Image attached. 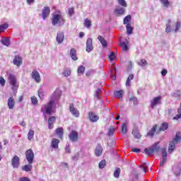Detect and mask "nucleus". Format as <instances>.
<instances>
[{
  "instance_id": "c756f323",
  "label": "nucleus",
  "mask_w": 181,
  "mask_h": 181,
  "mask_svg": "<svg viewBox=\"0 0 181 181\" xmlns=\"http://www.w3.org/2000/svg\"><path fill=\"white\" fill-rule=\"evenodd\" d=\"M122 94H124V90H116L114 93L115 97H117V98H119V100H121V98H122Z\"/></svg>"
},
{
  "instance_id": "20e7f679",
  "label": "nucleus",
  "mask_w": 181,
  "mask_h": 181,
  "mask_svg": "<svg viewBox=\"0 0 181 181\" xmlns=\"http://www.w3.org/2000/svg\"><path fill=\"white\" fill-rule=\"evenodd\" d=\"M54 105V100H50L49 102L48 103V104L45 105V107L41 108V112H45H45L48 115H50V114H52V112H53V105Z\"/></svg>"
},
{
  "instance_id": "a19ab883",
  "label": "nucleus",
  "mask_w": 181,
  "mask_h": 181,
  "mask_svg": "<svg viewBox=\"0 0 181 181\" xmlns=\"http://www.w3.org/2000/svg\"><path fill=\"white\" fill-rule=\"evenodd\" d=\"M33 136H35V131L30 129L28 134L29 141L33 139Z\"/></svg>"
},
{
  "instance_id": "473e14b6",
  "label": "nucleus",
  "mask_w": 181,
  "mask_h": 181,
  "mask_svg": "<svg viewBox=\"0 0 181 181\" xmlns=\"http://www.w3.org/2000/svg\"><path fill=\"white\" fill-rule=\"evenodd\" d=\"M55 134H57V135H58L59 138H60L62 139L63 138V129H62V127L57 128L55 131Z\"/></svg>"
},
{
  "instance_id": "052dcab7",
  "label": "nucleus",
  "mask_w": 181,
  "mask_h": 181,
  "mask_svg": "<svg viewBox=\"0 0 181 181\" xmlns=\"http://www.w3.org/2000/svg\"><path fill=\"white\" fill-rule=\"evenodd\" d=\"M78 158H80V155L78 153H76L74 156H72V160H78Z\"/></svg>"
},
{
  "instance_id": "6e6d98bb",
  "label": "nucleus",
  "mask_w": 181,
  "mask_h": 181,
  "mask_svg": "<svg viewBox=\"0 0 181 181\" xmlns=\"http://www.w3.org/2000/svg\"><path fill=\"white\" fill-rule=\"evenodd\" d=\"M68 13L70 17L73 16L74 15V8H70L68 9Z\"/></svg>"
},
{
  "instance_id": "aec40b11",
  "label": "nucleus",
  "mask_w": 181,
  "mask_h": 181,
  "mask_svg": "<svg viewBox=\"0 0 181 181\" xmlns=\"http://www.w3.org/2000/svg\"><path fill=\"white\" fill-rule=\"evenodd\" d=\"M95 156L100 157L103 155V146L101 144H98L95 150Z\"/></svg>"
},
{
  "instance_id": "e433bc0d",
  "label": "nucleus",
  "mask_w": 181,
  "mask_h": 181,
  "mask_svg": "<svg viewBox=\"0 0 181 181\" xmlns=\"http://www.w3.org/2000/svg\"><path fill=\"white\" fill-rule=\"evenodd\" d=\"M131 80H134V74H129L126 81V87L131 86Z\"/></svg>"
},
{
  "instance_id": "13d9d810",
  "label": "nucleus",
  "mask_w": 181,
  "mask_h": 181,
  "mask_svg": "<svg viewBox=\"0 0 181 181\" xmlns=\"http://www.w3.org/2000/svg\"><path fill=\"white\" fill-rule=\"evenodd\" d=\"M119 4L127 8V1L125 0H118Z\"/></svg>"
},
{
  "instance_id": "3c124183",
  "label": "nucleus",
  "mask_w": 181,
  "mask_h": 181,
  "mask_svg": "<svg viewBox=\"0 0 181 181\" xmlns=\"http://www.w3.org/2000/svg\"><path fill=\"white\" fill-rule=\"evenodd\" d=\"M139 168L141 169V170L144 173H146V169L148 168V164L144 163L142 164V165H140Z\"/></svg>"
},
{
  "instance_id": "5701e85b",
  "label": "nucleus",
  "mask_w": 181,
  "mask_h": 181,
  "mask_svg": "<svg viewBox=\"0 0 181 181\" xmlns=\"http://www.w3.org/2000/svg\"><path fill=\"white\" fill-rule=\"evenodd\" d=\"M156 128H158V125L155 124L153 128L147 133L146 136H149L150 138H153V135L156 132Z\"/></svg>"
},
{
  "instance_id": "338daca9",
  "label": "nucleus",
  "mask_w": 181,
  "mask_h": 181,
  "mask_svg": "<svg viewBox=\"0 0 181 181\" xmlns=\"http://www.w3.org/2000/svg\"><path fill=\"white\" fill-rule=\"evenodd\" d=\"M132 152H136V153H139V152H141V149L140 148H133L132 149Z\"/></svg>"
},
{
  "instance_id": "0e129e2a",
  "label": "nucleus",
  "mask_w": 181,
  "mask_h": 181,
  "mask_svg": "<svg viewBox=\"0 0 181 181\" xmlns=\"http://www.w3.org/2000/svg\"><path fill=\"white\" fill-rule=\"evenodd\" d=\"M6 81L4 77H0V84L1 86H5Z\"/></svg>"
},
{
  "instance_id": "f704fd0d",
  "label": "nucleus",
  "mask_w": 181,
  "mask_h": 181,
  "mask_svg": "<svg viewBox=\"0 0 181 181\" xmlns=\"http://www.w3.org/2000/svg\"><path fill=\"white\" fill-rule=\"evenodd\" d=\"M33 168V166H32V164L28 163V165H25L22 168V170H23L24 172H30Z\"/></svg>"
},
{
  "instance_id": "a18cd8bd",
  "label": "nucleus",
  "mask_w": 181,
  "mask_h": 181,
  "mask_svg": "<svg viewBox=\"0 0 181 181\" xmlns=\"http://www.w3.org/2000/svg\"><path fill=\"white\" fill-rule=\"evenodd\" d=\"M38 96L40 100H43V98H45V92L43 91V89L40 88L38 90Z\"/></svg>"
},
{
  "instance_id": "4d7b16f0",
  "label": "nucleus",
  "mask_w": 181,
  "mask_h": 181,
  "mask_svg": "<svg viewBox=\"0 0 181 181\" xmlns=\"http://www.w3.org/2000/svg\"><path fill=\"white\" fill-rule=\"evenodd\" d=\"M31 102L33 105H37V99L36 98V97H35V96L31 97Z\"/></svg>"
},
{
  "instance_id": "bf43d9fd",
  "label": "nucleus",
  "mask_w": 181,
  "mask_h": 181,
  "mask_svg": "<svg viewBox=\"0 0 181 181\" xmlns=\"http://www.w3.org/2000/svg\"><path fill=\"white\" fill-rule=\"evenodd\" d=\"M63 74L65 77H69L71 74V71L70 70H66L63 72Z\"/></svg>"
},
{
  "instance_id": "6e6552de",
  "label": "nucleus",
  "mask_w": 181,
  "mask_h": 181,
  "mask_svg": "<svg viewBox=\"0 0 181 181\" xmlns=\"http://www.w3.org/2000/svg\"><path fill=\"white\" fill-rule=\"evenodd\" d=\"M162 152V160L160 162V166L163 167L165 163H166L168 160V151L165 148L161 149Z\"/></svg>"
},
{
  "instance_id": "39448f33",
  "label": "nucleus",
  "mask_w": 181,
  "mask_h": 181,
  "mask_svg": "<svg viewBox=\"0 0 181 181\" xmlns=\"http://www.w3.org/2000/svg\"><path fill=\"white\" fill-rule=\"evenodd\" d=\"M25 158L29 165H32V163H33V160H35V153H33V150H27L25 152Z\"/></svg>"
},
{
  "instance_id": "774afa93",
  "label": "nucleus",
  "mask_w": 181,
  "mask_h": 181,
  "mask_svg": "<svg viewBox=\"0 0 181 181\" xmlns=\"http://www.w3.org/2000/svg\"><path fill=\"white\" fill-rule=\"evenodd\" d=\"M181 118V113H178L176 116H175L173 119H180Z\"/></svg>"
},
{
  "instance_id": "f03ea898",
  "label": "nucleus",
  "mask_w": 181,
  "mask_h": 181,
  "mask_svg": "<svg viewBox=\"0 0 181 181\" xmlns=\"http://www.w3.org/2000/svg\"><path fill=\"white\" fill-rule=\"evenodd\" d=\"M7 76L10 84L11 86H12V90L13 91L18 90V88H19V83H18L16 76L12 74H8Z\"/></svg>"
},
{
  "instance_id": "2f4dec72",
  "label": "nucleus",
  "mask_w": 181,
  "mask_h": 181,
  "mask_svg": "<svg viewBox=\"0 0 181 181\" xmlns=\"http://www.w3.org/2000/svg\"><path fill=\"white\" fill-rule=\"evenodd\" d=\"M84 71H86V67H84V66L81 65L78 67L77 73L78 76H81L82 74H84Z\"/></svg>"
},
{
  "instance_id": "c9c22d12",
  "label": "nucleus",
  "mask_w": 181,
  "mask_h": 181,
  "mask_svg": "<svg viewBox=\"0 0 181 181\" xmlns=\"http://www.w3.org/2000/svg\"><path fill=\"white\" fill-rule=\"evenodd\" d=\"M170 23H172V21L168 20V23L166 25V28H165L166 33H170V32L172 30V26L170 25Z\"/></svg>"
},
{
  "instance_id": "423d86ee",
  "label": "nucleus",
  "mask_w": 181,
  "mask_h": 181,
  "mask_svg": "<svg viewBox=\"0 0 181 181\" xmlns=\"http://www.w3.org/2000/svg\"><path fill=\"white\" fill-rule=\"evenodd\" d=\"M21 165V158L18 156H14L11 159V166L13 169H18Z\"/></svg>"
},
{
  "instance_id": "4c0bfd02",
  "label": "nucleus",
  "mask_w": 181,
  "mask_h": 181,
  "mask_svg": "<svg viewBox=\"0 0 181 181\" xmlns=\"http://www.w3.org/2000/svg\"><path fill=\"white\" fill-rule=\"evenodd\" d=\"M119 46H120L122 48V50H124V52H128V45H127L125 42H120L119 44Z\"/></svg>"
},
{
  "instance_id": "ddd939ff",
  "label": "nucleus",
  "mask_w": 181,
  "mask_h": 181,
  "mask_svg": "<svg viewBox=\"0 0 181 181\" xmlns=\"http://www.w3.org/2000/svg\"><path fill=\"white\" fill-rule=\"evenodd\" d=\"M49 15H50V7L45 6L42 9V16L44 21H46V18L49 17Z\"/></svg>"
},
{
  "instance_id": "6ab92c4d",
  "label": "nucleus",
  "mask_w": 181,
  "mask_h": 181,
  "mask_svg": "<svg viewBox=\"0 0 181 181\" xmlns=\"http://www.w3.org/2000/svg\"><path fill=\"white\" fill-rule=\"evenodd\" d=\"M56 122V117L54 116H51L48 119V128L49 129H52L54 123Z\"/></svg>"
},
{
  "instance_id": "393cba45",
  "label": "nucleus",
  "mask_w": 181,
  "mask_h": 181,
  "mask_svg": "<svg viewBox=\"0 0 181 181\" xmlns=\"http://www.w3.org/2000/svg\"><path fill=\"white\" fill-rule=\"evenodd\" d=\"M132 135L136 138V139H141L142 135H141V133H139V130H138L136 127L133 129Z\"/></svg>"
},
{
  "instance_id": "0eeeda50",
  "label": "nucleus",
  "mask_w": 181,
  "mask_h": 181,
  "mask_svg": "<svg viewBox=\"0 0 181 181\" xmlns=\"http://www.w3.org/2000/svg\"><path fill=\"white\" fill-rule=\"evenodd\" d=\"M69 138L71 142H77L78 141V132L72 130L69 134Z\"/></svg>"
},
{
  "instance_id": "412c9836",
  "label": "nucleus",
  "mask_w": 181,
  "mask_h": 181,
  "mask_svg": "<svg viewBox=\"0 0 181 181\" xmlns=\"http://www.w3.org/2000/svg\"><path fill=\"white\" fill-rule=\"evenodd\" d=\"M13 63L15 64V66L20 67L21 64H22V58H21L19 55H16L14 57Z\"/></svg>"
},
{
  "instance_id": "37998d69",
  "label": "nucleus",
  "mask_w": 181,
  "mask_h": 181,
  "mask_svg": "<svg viewBox=\"0 0 181 181\" xmlns=\"http://www.w3.org/2000/svg\"><path fill=\"white\" fill-rule=\"evenodd\" d=\"M131 19H132V17H131V15H128L127 16L124 20H123V23L124 25H128V23H129V22H131Z\"/></svg>"
},
{
  "instance_id": "f8f14e48",
  "label": "nucleus",
  "mask_w": 181,
  "mask_h": 181,
  "mask_svg": "<svg viewBox=\"0 0 181 181\" xmlns=\"http://www.w3.org/2000/svg\"><path fill=\"white\" fill-rule=\"evenodd\" d=\"M114 13L115 16H117V17L122 16V15H125V8L117 7L114 11Z\"/></svg>"
},
{
  "instance_id": "bb28decb",
  "label": "nucleus",
  "mask_w": 181,
  "mask_h": 181,
  "mask_svg": "<svg viewBox=\"0 0 181 181\" xmlns=\"http://www.w3.org/2000/svg\"><path fill=\"white\" fill-rule=\"evenodd\" d=\"M98 39L100 42L103 47H107V46H108V43L107 42V40H105V38H104V37L98 35Z\"/></svg>"
},
{
  "instance_id": "5fc2aeb1",
  "label": "nucleus",
  "mask_w": 181,
  "mask_h": 181,
  "mask_svg": "<svg viewBox=\"0 0 181 181\" xmlns=\"http://www.w3.org/2000/svg\"><path fill=\"white\" fill-rule=\"evenodd\" d=\"M138 64H139V66H141L142 67H145V66L148 64V62H146V60L145 59H141L139 62H138Z\"/></svg>"
},
{
  "instance_id": "09e8293b",
  "label": "nucleus",
  "mask_w": 181,
  "mask_h": 181,
  "mask_svg": "<svg viewBox=\"0 0 181 181\" xmlns=\"http://www.w3.org/2000/svg\"><path fill=\"white\" fill-rule=\"evenodd\" d=\"M129 101L133 103L134 105H138V98H136V97L130 98Z\"/></svg>"
},
{
  "instance_id": "8fccbe9b",
  "label": "nucleus",
  "mask_w": 181,
  "mask_h": 181,
  "mask_svg": "<svg viewBox=\"0 0 181 181\" xmlns=\"http://www.w3.org/2000/svg\"><path fill=\"white\" fill-rule=\"evenodd\" d=\"M114 132H115V129L114 127H110L107 132L108 136H112V135H114Z\"/></svg>"
},
{
  "instance_id": "f257e3e1",
  "label": "nucleus",
  "mask_w": 181,
  "mask_h": 181,
  "mask_svg": "<svg viewBox=\"0 0 181 181\" xmlns=\"http://www.w3.org/2000/svg\"><path fill=\"white\" fill-rule=\"evenodd\" d=\"M66 20H64V18L62 17V14L53 15L52 18V23L53 26H56V25H58V26H63Z\"/></svg>"
},
{
  "instance_id": "680f3d73",
  "label": "nucleus",
  "mask_w": 181,
  "mask_h": 181,
  "mask_svg": "<svg viewBox=\"0 0 181 181\" xmlns=\"http://www.w3.org/2000/svg\"><path fill=\"white\" fill-rule=\"evenodd\" d=\"M179 29H180V22H177L175 25V32H179Z\"/></svg>"
},
{
  "instance_id": "7ed1b4c3",
  "label": "nucleus",
  "mask_w": 181,
  "mask_h": 181,
  "mask_svg": "<svg viewBox=\"0 0 181 181\" xmlns=\"http://www.w3.org/2000/svg\"><path fill=\"white\" fill-rule=\"evenodd\" d=\"M158 145L159 142H156L151 147L148 148H145V153L147 154L148 156H151V155H153L155 152H158L159 151H160V146H159Z\"/></svg>"
},
{
  "instance_id": "de8ad7c7",
  "label": "nucleus",
  "mask_w": 181,
  "mask_h": 181,
  "mask_svg": "<svg viewBox=\"0 0 181 181\" xmlns=\"http://www.w3.org/2000/svg\"><path fill=\"white\" fill-rule=\"evenodd\" d=\"M173 97L175 98H177L179 100V98H180L181 97V92L180 90H175L173 94Z\"/></svg>"
},
{
  "instance_id": "c85d7f7f",
  "label": "nucleus",
  "mask_w": 181,
  "mask_h": 181,
  "mask_svg": "<svg viewBox=\"0 0 181 181\" xmlns=\"http://www.w3.org/2000/svg\"><path fill=\"white\" fill-rule=\"evenodd\" d=\"M169 128V124L168 122H163L161 126L159 127V132H164L166 131Z\"/></svg>"
},
{
  "instance_id": "4468645a",
  "label": "nucleus",
  "mask_w": 181,
  "mask_h": 181,
  "mask_svg": "<svg viewBox=\"0 0 181 181\" xmlns=\"http://www.w3.org/2000/svg\"><path fill=\"white\" fill-rule=\"evenodd\" d=\"M31 77L36 83H40V74H39V71L36 70L33 71Z\"/></svg>"
},
{
  "instance_id": "9b49d317",
  "label": "nucleus",
  "mask_w": 181,
  "mask_h": 181,
  "mask_svg": "<svg viewBox=\"0 0 181 181\" xmlns=\"http://www.w3.org/2000/svg\"><path fill=\"white\" fill-rule=\"evenodd\" d=\"M56 40L58 45H62V43L64 42V33L62 31H59L57 33Z\"/></svg>"
},
{
  "instance_id": "4be33fe9",
  "label": "nucleus",
  "mask_w": 181,
  "mask_h": 181,
  "mask_svg": "<svg viewBox=\"0 0 181 181\" xmlns=\"http://www.w3.org/2000/svg\"><path fill=\"white\" fill-rule=\"evenodd\" d=\"M76 53H77V51L76 50V49L74 48L71 49L69 54L72 60H74V62H76V60H78Z\"/></svg>"
},
{
  "instance_id": "7c9ffc66",
  "label": "nucleus",
  "mask_w": 181,
  "mask_h": 181,
  "mask_svg": "<svg viewBox=\"0 0 181 181\" xmlns=\"http://www.w3.org/2000/svg\"><path fill=\"white\" fill-rule=\"evenodd\" d=\"M127 33V35H132V32L134 30V28L131 26V23H127L126 25Z\"/></svg>"
},
{
  "instance_id": "a211bd4d",
  "label": "nucleus",
  "mask_w": 181,
  "mask_h": 181,
  "mask_svg": "<svg viewBox=\"0 0 181 181\" xmlns=\"http://www.w3.org/2000/svg\"><path fill=\"white\" fill-rule=\"evenodd\" d=\"M15 99L13 98V96L10 97L8 99L7 105L9 108V110H13L15 108Z\"/></svg>"
},
{
  "instance_id": "1a4fd4ad",
  "label": "nucleus",
  "mask_w": 181,
  "mask_h": 181,
  "mask_svg": "<svg viewBox=\"0 0 181 181\" xmlns=\"http://www.w3.org/2000/svg\"><path fill=\"white\" fill-rule=\"evenodd\" d=\"M69 112L74 115V117H76V118L80 117V112L77 108L74 107V104L71 103L69 105Z\"/></svg>"
},
{
  "instance_id": "2eb2a0df",
  "label": "nucleus",
  "mask_w": 181,
  "mask_h": 181,
  "mask_svg": "<svg viewBox=\"0 0 181 181\" xmlns=\"http://www.w3.org/2000/svg\"><path fill=\"white\" fill-rule=\"evenodd\" d=\"M88 119L90 122H97L100 119V117L97 116L95 113L93 112H89Z\"/></svg>"
},
{
  "instance_id": "ea45409f",
  "label": "nucleus",
  "mask_w": 181,
  "mask_h": 181,
  "mask_svg": "<svg viewBox=\"0 0 181 181\" xmlns=\"http://www.w3.org/2000/svg\"><path fill=\"white\" fill-rule=\"evenodd\" d=\"M160 2L164 8H169V5H170L169 0H160Z\"/></svg>"
},
{
  "instance_id": "cd10ccee",
  "label": "nucleus",
  "mask_w": 181,
  "mask_h": 181,
  "mask_svg": "<svg viewBox=\"0 0 181 181\" xmlns=\"http://www.w3.org/2000/svg\"><path fill=\"white\" fill-rule=\"evenodd\" d=\"M175 149H176L175 143H173V141H170L169 146H168V153H173V151H175Z\"/></svg>"
},
{
  "instance_id": "58836bf2",
  "label": "nucleus",
  "mask_w": 181,
  "mask_h": 181,
  "mask_svg": "<svg viewBox=\"0 0 181 181\" xmlns=\"http://www.w3.org/2000/svg\"><path fill=\"white\" fill-rule=\"evenodd\" d=\"M119 175H121V168H117L114 172V177L118 179V177H119Z\"/></svg>"
},
{
  "instance_id": "603ef678",
  "label": "nucleus",
  "mask_w": 181,
  "mask_h": 181,
  "mask_svg": "<svg viewBox=\"0 0 181 181\" xmlns=\"http://www.w3.org/2000/svg\"><path fill=\"white\" fill-rule=\"evenodd\" d=\"M91 26H92L91 21L90 20H88V18H86L85 20V27L90 28H91Z\"/></svg>"
},
{
  "instance_id": "79ce46f5",
  "label": "nucleus",
  "mask_w": 181,
  "mask_h": 181,
  "mask_svg": "<svg viewBox=\"0 0 181 181\" xmlns=\"http://www.w3.org/2000/svg\"><path fill=\"white\" fill-rule=\"evenodd\" d=\"M107 165V161L105 160H101L98 164L99 169H104Z\"/></svg>"
},
{
  "instance_id": "49530a36",
  "label": "nucleus",
  "mask_w": 181,
  "mask_h": 181,
  "mask_svg": "<svg viewBox=\"0 0 181 181\" xmlns=\"http://www.w3.org/2000/svg\"><path fill=\"white\" fill-rule=\"evenodd\" d=\"M128 132V129L127 127V123H122V133L127 134Z\"/></svg>"
},
{
  "instance_id": "864d4df0",
  "label": "nucleus",
  "mask_w": 181,
  "mask_h": 181,
  "mask_svg": "<svg viewBox=\"0 0 181 181\" xmlns=\"http://www.w3.org/2000/svg\"><path fill=\"white\" fill-rule=\"evenodd\" d=\"M100 94H101V88H98L95 92V97L100 100Z\"/></svg>"
},
{
  "instance_id": "e2e57ef3",
  "label": "nucleus",
  "mask_w": 181,
  "mask_h": 181,
  "mask_svg": "<svg viewBox=\"0 0 181 181\" xmlns=\"http://www.w3.org/2000/svg\"><path fill=\"white\" fill-rule=\"evenodd\" d=\"M110 60L112 61L114 59H115V54L114 52H111L109 55Z\"/></svg>"
},
{
  "instance_id": "dca6fc26",
  "label": "nucleus",
  "mask_w": 181,
  "mask_h": 181,
  "mask_svg": "<svg viewBox=\"0 0 181 181\" xmlns=\"http://www.w3.org/2000/svg\"><path fill=\"white\" fill-rule=\"evenodd\" d=\"M160 100H162L161 96H158L153 98V100L151 101V108H155L158 104H160Z\"/></svg>"
},
{
  "instance_id": "9d476101",
  "label": "nucleus",
  "mask_w": 181,
  "mask_h": 181,
  "mask_svg": "<svg viewBox=\"0 0 181 181\" xmlns=\"http://www.w3.org/2000/svg\"><path fill=\"white\" fill-rule=\"evenodd\" d=\"M86 50L87 53H90L94 50V47L93 46V39L88 38L86 41Z\"/></svg>"
},
{
  "instance_id": "f3484780",
  "label": "nucleus",
  "mask_w": 181,
  "mask_h": 181,
  "mask_svg": "<svg viewBox=\"0 0 181 181\" xmlns=\"http://www.w3.org/2000/svg\"><path fill=\"white\" fill-rule=\"evenodd\" d=\"M61 97H62V91L57 90L52 94V96L51 97V100H53L54 103V101H57V100H59V98H60Z\"/></svg>"
},
{
  "instance_id": "b1692460",
  "label": "nucleus",
  "mask_w": 181,
  "mask_h": 181,
  "mask_svg": "<svg viewBox=\"0 0 181 181\" xmlns=\"http://www.w3.org/2000/svg\"><path fill=\"white\" fill-rule=\"evenodd\" d=\"M173 141L174 144H180L181 141V133L180 132H177L175 134V137L173 139Z\"/></svg>"
},
{
  "instance_id": "69168bd1",
  "label": "nucleus",
  "mask_w": 181,
  "mask_h": 181,
  "mask_svg": "<svg viewBox=\"0 0 181 181\" xmlns=\"http://www.w3.org/2000/svg\"><path fill=\"white\" fill-rule=\"evenodd\" d=\"M19 181H30V180L26 177H20Z\"/></svg>"
},
{
  "instance_id": "c03bdc74",
  "label": "nucleus",
  "mask_w": 181,
  "mask_h": 181,
  "mask_svg": "<svg viewBox=\"0 0 181 181\" xmlns=\"http://www.w3.org/2000/svg\"><path fill=\"white\" fill-rule=\"evenodd\" d=\"M8 25L6 23L2 24L0 25V33H2V32H5L6 29H8Z\"/></svg>"
},
{
  "instance_id": "72a5a7b5",
  "label": "nucleus",
  "mask_w": 181,
  "mask_h": 181,
  "mask_svg": "<svg viewBox=\"0 0 181 181\" xmlns=\"http://www.w3.org/2000/svg\"><path fill=\"white\" fill-rule=\"evenodd\" d=\"M1 43H2V45H4V46H6L8 47L9 46V45H11V40H9V38L3 37L1 39Z\"/></svg>"
},
{
  "instance_id": "a878e982",
  "label": "nucleus",
  "mask_w": 181,
  "mask_h": 181,
  "mask_svg": "<svg viewBox=\"0 0 181 181\" xmlns=\"http://www.w3.org/2000/svg\"><path fill=\"white\" fill-rule=\"evenodd\" d=\"M59 142H60V141H59V139H53L52 141V143H51L52 148H53L54 149H59Z\"/></svg>"
}]
</instances>
